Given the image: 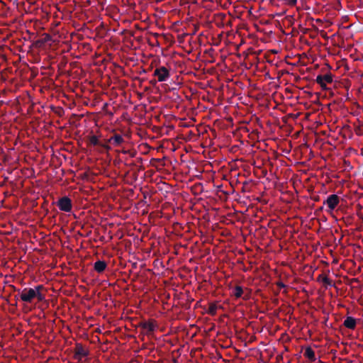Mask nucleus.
Returning <instances> with one entry per match:
<instances>
[{"label":"nucleus","instance_id":"obj_1","mask_svg":"<svg viewBox=\"0 0 363 363\" xmlns=\"http://www.w3.org/2000/svg\"><path fill=\"white\" fill-rule=\"evenodd\" d=\"M15 290L18 292L15 297L19 296L21 301L26 303H32L34 299L41 302L45 298V294L43 293L45 288L43 285H38L35 288H24L23 290Z\"/></svg>","mask_w":363,"mask_h":363},{"label":"nucleus","instance_id":"obj_2","mask_svg":"<svg viewBox=\"0 0 363 363\" xmlns=\"http://www.w3.org/2000/svg\"><path fill=\"white\" fill-rule=\"evenodd\" d=\"M153 75L157 78L158 82H166L170 77V72L166 67L160 66L154 70Z\"/></svg>","mask_w":363,"mask_h":363},{"label":"nucleus","instance_id":"obj_3","mask_svg":"<svg viewBox=\"0 0 363 363\" xmlns=\"http://www.w3.org/2000/svg\"><path fill=\"white\" fill-rule=\"evenodd\" d=\"M57 206L62 211L70 212L72 208V200L67 196H63L57 201Z\"/></svg>","mask_w":363,"mask_h":363},{"label":"nucleus","instance_id":"obj_4","mask_svg":"<svg viewBox=\"0 0 363 363\" xmlns=\"http://www.w3.org/2000/svg\"><path fill=\"white\" fill-rule=\"evenodd\" d=\"M340 203V197L337 194H330L324 201L323 204L326 205L330 211H333Z\"/></svg>","mask_w":363,"mask_h":363},{"label":"nucleus","instance_id":"obj_5","mask_svg":"<svg viewBox=\"0 0 363 363\" xmlns=\"http://www.w3.org/2000/svg\"><path fill=\"white\" fill-rule=\"evenodd\" d=\"M89 352L86 350L81 344H77L74 350V358L81 360L83 357L88 356Z\"/></svg>","mask_w":363,"mask_h":363},{"label":"nucleus","instance_id":"obj_6","mask_svg":"<svg viewBox=\"0 0 363 363\" xmlns=\"http://www.w3.org/2000/svg\"><path fill=\"white\" fill-rule=\"evenodd\" d=\"M139 326L144 330H145L146 333H152L155 330V324L153 320L150 321H144L141 322Z\"/></svg>","mask_w":363,"mask_h":363},{"label":"nucleus","instance_id":"obj_7","mask_svg":"<svg viewBox=\"0 0 363 363\" xmlns=\"http://www.w3.org/2000/svg\"><path fill=\"white\" fill-rule=\"evenodd\" d=\"M108 143L113 146H119L124 143L123 138L119 134H114L112 137L108 139Z\"/></svg>","mask_w":363,"mask_h":363},{"label":"nucleus","instance_id":"obj_8","mask_svg":"<svg viewBox=\"0 0 363 363\" xmlns=\"http://www.w3.org/2000/svg\"><path fill=\"white\" fill-rule=\"evenodd\" d=\"M345 327L348 329L354 330L356 328V319L352 316H347L343 323Z\"/></svg>","mask_w":363,"mask_h":363},{"label":"nucleus","instance_id":"obj_9","mask_svg":"<svg viewBox=\"0 0 363 363\" xmlns=\"http://www.w3.org/2000/svg\"><path fill=\"white\" fill-rule=\"evenodd\" d=\"M106 262L102 260H98L94 264V269L98 273H102L106 269Z\"/></svg>","mask_w":363,"mask_h":363},{"label":"nucleus","instance_id":"obj_10","mask_svg":"<svg viewBox=\"0 0 363 363\" xmlns=\"http://www.w3.org/2000/svg\"><path fill=\"white\" fill-rule=\"evenodd\" d=\"M304 356L306 358H308V360H310L311 362H315L316 359L315 352L311 347H306V349L304 352Z\"/></svg>","mask_w":363,"mask_h":363},{"label":"nucleus","instance_id":"obj_11","mask_svg":"<svg viewBox=\"0 0 363 363\" xmlns=\"http://www.w3.org/2000/svg\"><path fill=\"white\" fill-rule=\"evenodd\" d=\"M232 293L236 298H240L242 297V295L244 294V291L242 286L237 285L233 288Z\"/></svg>","mask_w":363,"mask_h":363},{"label":"nucleus","instance_id":"obj_12","mask_svg":"<svg viewBox=\"0 0 363 363\" xmlns=\"http://www.w3.org/2000/svg\"><path fill=\"white\" fill-rule=\"evenodd\" d=\"M217 309H218L217 305L214 303H211L209 305L207 312L211 315H215L216 314Z\"/></svg>","mask_w":363,"mask_h":363},{"label":"nucleus","instance_id":"obj_13","mask_svg":"<svg viewBox=\"0 0 363 363\" xmlns=\"http://www.w3.org/2000/svg\"><path fill=\"white\" fill-rule=\"evenodd\" d=\"M49 38H50V36L47 35V37L44 39H39V40H36L33 43L34 46L38 47V48L42 47L47 42V40L49 39Z\"/></svg>","mask_w":363,"mask_h":363},{"label":"nucleus","instance_id":"obj_14","mask_svg":"<svg viewBox=\"0 0 363 363\" xmlns=\"http://www.w3.org/2000/svg\"><path fill=\"white\" fill-rule=\"evenodd\" d=\"M323 82L330 84L333 82V75L330 73L323 75Z\"/></svg>","mask_w":363,"mask_h":363},{"label":"nucleus","instance_id":"obj_15","mask_svg":"<svg viewBox=\"0 0 363 363\" xmlns=\"http://www.w3.org/2000/svg\"><path fill=\"white\" fill-rule=\"evenodd\" d=\"M322 282L325 284V286L326 288L328 286H333L332 280L329 279L327 276L325 277H323Z\"/></svg>","mask_w":363,"mask_h":363},{"label":"nucleus","instance_id":"obj_16","mask_svg":"<svg viewBox=\"0 0 363 363\" xmlns=\"http://www.w3.org/2000/svg\"><path fill=\"white\" fill-rule=\"evenodd\" d=\"M89 143L93 145H99V139L96 135H91L89 138Z\"/></svg>","mask_w":363,"mask_h":363},{"label":"nucleus","instance_id":"obj_17","mask_svg":"<svg viewBox=\"0 0 363 363\" xmlns=\"http://www.w3.org/2000/svg\"><path fill=\"white\" fill-rule=\"evenodd\" d=\"M285 1L289 6H295L297 3V0H285Z\"/></svg>","mask_w":363,"mask_h":363},{"label":"nucleus","instance_id":"obj_18","mask_svg":"<svg viewBox=\"0 0 363 363\" xmlns=\"http://www.w3.org/2000/svg\"><path fill=\"white\" fill-rule=\"evenodd\" d=\"M315 81L318 84H322V82H323V75H318Z\"/></svg>","mask_w":363,"mask_h":363},{"label":"nucleus","instance_id":"obj_19","mask_svg":"<svg viewBox=\"0 0 363 363\" xmlns=\"http://www.w3.org/2000/svg\"><path fill=\"white\" fill-rule=\"evenodd\" d=\"M277 285L278 287H279L280 289H283V288H285L286 287V285L281 282V281H279L277 283Z\"/></svg>","mask_w":363,"mask_h":363},{"label":"nucleus","instance_id":"obj_20","mask_svg":"<svg viewBox=\"0 0 363 363\" xmlns=\"http://www.w3.org/2000/svg\"><path fill=\"white\" fill-rule=\"evenodd\" d=\"M326 277V275H325V274H320L318 277V278H317V281H321V282H322V279H323V277Z\"/></svg>","mask_w":363,"mask_h":363},{"label":"nucleus","instance_id":"obj_21","mask_svg":"<svg viewBox=\"0 0 363 363\" xmlns=\"http://www.w3.org/2000/svg\"><path fill=\"white\" fill-rule=\"evenodd\" d=\"M323 90L327 89L326 83L323 82L322 84H319Z\"/></svg>","mask_w":363,"mask_h":363},{"label":"nucleus","instance_id":"obj_22","mask_svg":"<svg viewBox=\"0 0 363 363\" xmlns=\"http://www.w3.org/2000/svg\"><path fill=\"white\" fill-rule=\"evenodd\" d=\"M128 154H129L130 157H134L136 155V152L130 150Z\"/></svg>","mask_w":363,"mask_h":363},{"label":"nucleus","instance_id":"obj_23","mask_svg":"<svg viewBox=\"0 0 363 363\" xmlns=\"http://www.w3.org/2000/svg\"><path fill=\"white\" fill-rule=\"evenodd\" d=\"M244 300H247L249 299L250 298V294H243L242 295V297Z\"/></svg>","mask_w":363,"mask_h":363},{"label":"nucleus","instance_id":"obj_24","mask_svg":"<svg viewBox=\"0 0 363 363\" xmlns=\"http://www.w3.org/2000/svg\"><path fill=\"white\" fill-rule=\"evenodd\" d=\"M129 151L130 150H122V153H123V154H128Z\"/></svg>","mask_w":363,"mask_h":363},{"label":"nucleus","instance_id":"obj_25","mask_svg":"<svg viewBox=\"0 0 363 363\" xmlns=\"http://www.w3.org/2000/svg\"><path fill=\"white\" fill-rule=\"evenodd\" d=\"M151 82H152V84H155V83H156V81H154V82H153V81H152Z\"/></svg>","mask_w":363,"mask_h":363}]
</instances>
